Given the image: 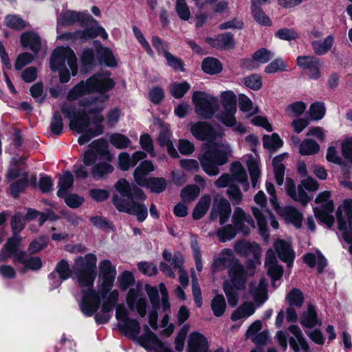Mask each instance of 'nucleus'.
Listing matches in <instances>:
<instances>
[{"instance_id":"f257e3e1","label":"nucleus","mask_w":352,"mask_h":352,"mask_svg":"<svg viewBox=\"0 0 352 352\" xmlns=\"http://www.w3.org/2000/svg\"><path fill=\"white\" fill-rule=\"evenodd\" d=\"M114 86L109 72H103L82 81L72 89L68 94L69 100H79L78 111L64 104L62 112L69 120L72 130L80 134L78 142L83 145L104 131V117L101 112L109 96L104 92Z\"/></svg>"},{"instance_id":"f03ea898","label":"nucleus","mask_w":352,"mask_h":352,"mask_svg":"<svg viewBox=\"0 0 352 352\" xmlns=\"http://www.w3.org/2000/svg\"><path fill=\"white\" fill-rule=\"evenodd\" d=\"M116 274V267L109 260L101 261L99 263L97 291L94 287L89 291L83 290V296L80 297V307L85 315L91 316L100 309L102 316L97 314L95 316L98 323L109 321V313L118 301L120 292L113 289Z\"/></svg>"},{"instance_id":"7ed1b4c3","label":"nucleus","mask_w":352,"mask_h":352,"mask_svg":"<svg viewBox=\"0 0 352 352\" xmlns=\"http://www.w3.org/2000/svg\"><path fill=\"white\" fill-rule=\"evenodd\" d=\"M190 131L197 140H214L204 144V151L199 160L207 175H217L219 173V166L226 164L228 157L231 156L232 150L230 144L225 141H217L214 131L205 122L192 123Z\"/></svg>"},{"instance_id":"20e7f679","label":"nucleus","mask_w":352,"mask_h":352,"mask_svg":"<svg viewBox=\"0 0 352 352\" xmlns=\"http://www.w3.org/2000/svg\"><path fill=\"white\" fill-rule=\"evenodd\" d=\"M129 311L124 304L120 303L116 306V318L120 331L148 351L162 350L164 345L157 336L147 325L141 327L136 319L129 317Z\"/></svg>"},{"instance_id":"39448f33","label":"nucleus","mask_w":352,"mask_h":352,"mask_svg":"<svg viewBox=\"0 0 352 352\" xmlns=\"http://www.w3.org/2000/svg\"><path fill=\"white\" fill-rule=\"evenodd\" d=\"M116 193L113 197V204L120 212L135 215L140 222L144 221L148 215L146 206L140 203L146 199V196L138 187L131 189L129 183L125 179H119L115 184Z\"/></svg>"},{"instance_id":"423d86ee","label":"nucleus","mask_w":352,"mask_h":352,"mask_svg":"<svg viewBox=\"0 0 352 352\" xmlns=\"http://www.w3.org/2000/svg\"><path fill=\"white\" fill-rule=\"evenodd\" d=\"M112 159L108 144L103 139L94 141L83 155V163L85 166L95 164L90 174L96 180L102 179L113 171L114 168L109 163Z\"/></svg>"},{"instance_id":"0eeeda50","label":"nucleus","mask_w":352,"mask_h":352,"mask_svg":"<svg viewBox=\"0 0 352 352\" xmlns=\"http://www.w3.org/2000/svg\"><path fill=\"white\" fill-rule=\"evenodd\" d=\"M50 66L52 71L58 72L61 82H67L78 72L76 56L69 47L56 48L51 55Z\"/></svg>"},{"instance_id":"6e6552de","label":"nucleus","mask_w":352,"mask_h":352,"mask_svg":"<svg viewBox=\"0 0 352 352\" xmlns=\"http://www.w3.org/2000/svg\"><path fill=\"white\" fill-rule=\"evenodd\" d=\"M96 256L91 253L78 256L74 260L72 266L74 277L80 289L81 297L83 290L89 291L94 287L96 278Z\"/></svg>"},{"instance_id":"1a4fd4ad","label":"nucleus","mask_w":352,"mask_h":352,"mask_svg":"<svg viewBox=\"0 0 352 352\" xmlns=\"http://www.w3.org/2000/svg\"><path fill=\"white\" fill-rule=\"evenodd\" d=\"M214 271H220L230 267L229 275L232 283L239 289L242 288L246 281V274L243 266L235 259L232 251L230 249L222 250L219 256L213 263Z\"/></svg>"},{"instance_id":"9d476101","label":"nucleus","mask_w":352,"mask_h":352,"mask_svg":"<svg viewBox=\"0 0 352 352\" xmlns=\"http://www.w3.org/2000/svg\"><path fill=\"white\" fill-rule=\"evenodd\" d=\"M221 109L217 114L216 118L224 125L233 127L235 131L243 133L245 129L243 125L236 122L235 114L236 112V96L232 91H223L221 94Z\"/></svg>"},{"instance_id":"9b49d317","label":"nucleus","mask_w":352,"mask_h":352,"mask_svg":"<svg viewBox=\"0 0 352 352\" xmlns=\"http://www.w3.org/2000/svg\"><path fill=\"white\" fill-rule=\"evenodd\" d=\"M292 336L288 338L285 331H278L275 339L283 350H286L288 343L294 352H309V345L303 336L300 328L297 325H291L288 327Z\"/></svg>"},{"instance_id":"f8f14e48","label":"nucleus","mask_w":352,"mask_h":352,"mask_svg":"<svg viewBox=\"0 0 352 352\" xmlns=\"http://www.w3.org/2000/svg\"><path fill=\"white\" fill-rule=\"evenodd\" d=\"M315 202L318 204L314 209L316 217L328 227H331L334 223L332 214L334 205L333 200L331 199V192L325 190L320 192L316 197Z\"/></svg>"},{"instance_id":"ddd939ff","label":"nucleus","mask_w":352,"mask_h":352,"mask_svg":"<svg viewBox=\"0 0 352 352\" xmlns=\"http://www.w3.org/2000/svg\"><path fill=\"white\" fill-rule=\"evenodd\" d=\"M192 100L195 105V112L204 118H211L219 104L217 98L204 91H195Z\"/></svg>"},{"instance_id":"4468645a","label":"nucleus","mask_w":352,"mask_h":352,"mask_svg":"<svg viewBox=\"0 0 352 352\" xmlns=\"http://www.w3.org/2000/svg\"><path fill=\"white\" fill-rule=\"evenodd\" d=\"M235 252L248 258V267L256 268L261 263L262 251L260 245L253 241H239L234 246Z\"/></svg>"},{"instance_id":"2eb2a0df","label":"nucleus","mask_w":352,"mask_h":352,"mask_svg":"<svg viewBox=\"0 0 352 352\" xmlns=\"http://www.w3.org/2000/svg\"><path fill=\"white\" fill-rule=\"evenodd\" d=\"M318 182L314 179L308 177L301 182L300 184L298 186L297 190H296L293 181L287 180L286 190L289 196L293 199L300 202L303 205H306L309 201V197L304 190V188L309 191H315L318 188Z\"/></svg>"},{"instance_id":"dca6fc26","label":"nucleus","mask_w":352,"mask_h":352,"mask_svg":"<svg viewBox=\"0 0 352 352\" xmlns=\"http://www.w3.org/2000/svg\"><path fill=\"white\" fill-rule=\"evenodd\" d=\"M56 21V31L60 32L64 27L73 25L76 23L81 25L82 23L94 21V19L87 11L65 10L57 16Z\"/></svg>"},{"instance_id":"f3484780","label":"nucleus","mask_w":352,"mask_h":352,"mask_svg":"<svg viewBox=\"0 0 352 352\" xmlns=\"http://www.w3.org/2000/svg\"><path fill=\"white\" fill-rule=\"evenodd\" d=\"M339 229L342 231L345 241H350L348 231H352V199H345L337 210Z\"/></svg>"},{"instance_id":"a211bd4d","label":"nucleus","mask_w":352,"mask_h":352,"mask_svg":"<svg viewBox=\"0 0 352 352\" xmlns=\"http://www.w3.org/2000/svg\"><path fill=\"white\" fill-rule=\"evenodd\" d=\"M126 302L129 309H135L139 316L144 317L146 314V299L141 292V287L130 289L126 294Z\"/></svg>"},{"instance_id":"6ab92c4d","label":"nucleus","mask_w":352,"mask_h":352,"mask_svg":"<svg viewBox=\"0 0 352 352\" xmlns=\"http://www.w3.org/2000/svg\"><path fill=\"white\" fill-rule=\"evenodd\" d=\"M231 214V206L229 201L220 196H216L213 201L210 212L212 220L219 219L220 224L226 223Z\"/></svg>"},{"instance_id":"aec40b11","label":"nucleus","mask_w":352,"mask_h":352,"mask_svg":"<svg viewBox=\"0 0 352 352\" xmlns=\"http://www.w3.org/2000/svg\"><path fill=\"white\" fill-rule=\"evenodd\" d=\"M296 63L298 67L308 70L307 74L311 79L320 78L322 63L319 58L314 56H300L297 57Z\"/></svg>"},{"instance_id":"412c9836","label":"nucleus","mask_w":352,"mask_h":352,"mask_svg":"<svg viewBox=\"0 0 352 352\" xmlns=\"http://www.w3.org/2000/svg\"><path fill=\"white\" fill-rule=\"evenodd\" d=\"M159 289L162 294V307L163 309V311L164 312V316H163L161 322L160 327L163 329L162 333L166 336H170L174 331L175 326L173 323L169 322V316L168 314L170 312V303L168 302V296L166 287L164 283H160L159 285Z\"/></svg>"},{"instance_id":"4be33fe9","label":"nucleus","mask_w":352,"mask_h":352,"mask_svg":"<svg viewBox=\"0 0 352 352\" xmlns=\"http://www.w3.org/2000/svg\"><path fill=\"white\" fill-rule=\"evenodd\" d=\"M232 222L238 232L247 234L254 228L252 217L240 207H236L232 217Z\"/></svg>"},{"instance_id":"5701e85b","label":"nucleus","mask_w":352,"mask_h":352,"mask_svg":"<svg viewBox=\"0 0 352 352\" xmlns=\"http://www.w3.org/2000/svg\"><path fill=\"white\" fill-rule=\"evenodd\" d=\"M252 212L254 217L257 220V224L259 228V232L261 235L265 239L267 240L269 238V234L266 228L267 219L268 218L270 221L271 226L274 228H278V223L276 219L272 216V213L269 210H265L264 213L261 212L260 209L253 207Z\"/></svg>"},{"instance_id":"b1692460","label":"nucleus","mask_w":352,"mask_h":352,"mask_svg":"<svg viewBox=\"0 0 352 352\" xmlns=\"http://www.w3.org/2000/svg\"><path fill=\"white\" fill-rule=\"evenodd\" d=\"M163 258L166 261L171 263L174 268L177 269L179 272V280L183 287H187L188 285L189 279L187 272L184 270L182 265L184 263V258L179 252L175 253L173 256L171 252L165 250L162 254Z\"/></svg>"},{"instance_id":"393cba45","label":"nucleus","mask_w":352,"mask_h":352,"mask_svg":"<svg viewBox=\"0 0 352 352\" xmlns=\"http://www.w3.org/2000/svg\"><path fill=\"white\" fill-rule=\"evenodd\" d=\"M273 57L274 54L271 51L261 48L254 53L252 58L244 60L242 65L247 70H254L269 62Z\"/></svg>"},{"instance_id":"a878e982","label":"nucleus","mask_w":352,"mask_h":352,"mask_svg":"<svg viewBox=\"0 0 352 352\" xmlns=\"http://www.w3.org/2000/svg\"><path fill=\"white\" fill-rule=\"evenodd\" d=\"M82 26L91 25L85 30L78 31L79 40L87 41L95 38L98 36H100L102 39L108 38V34L105 30L99 25L98 22L94 19V21H89L87 23H82Z\"/></svg>"},{"instance_id":"bb28decb","label":"nucleus","mask_w":352,"mask_h":352,"mask_svg":"<svg viewBox=\"0 0 352 352\" xmlns=\"http://www.w3.org/2000/svg\"><path fill=\"white\" fill-rule=\"evenodd\" d=\"M208 341L206 336L198 331L190 333L187 342V352H208Z\"/></svg>"},{"instance_id":"cd10ccee","label":"nucleus","mask_w":352,"mask_h":352,"mask_svg":"<svg viewBox=\"0 0 352 352\" xmlns=\"http://www.w3.org/2000/svg\"><path fill=\"white\" fill-rule=\"evenodd\" d=\"M146 155L142 151H136L131 157L129 153L122 152L118 155V167L122 170H127L130 167L135 166L137 163L144 159Z\"/></svg>"},{"instance_id":"c85d7f7f","label":"nucleus","mask_w":352,"mask_h":352,"mask_svg":"<svg viewBox=\"0 0 352 352\" xmlns=\"http://www.w3.org/2000/svg\"><path fill=\"white\" fill-rule=\"evenodd\" d=\"M155 167L151 161L144 160L135 169L133 173L134 180L139 186H144L147 184L146 175L154 171Z\"/></svg>"},{"instance_id":"c756f323","label":"nucleus","mask_w":352,"mask_h":352,"mask_svg":"<svg viewBox=\"0 0 352 352\" xmlns=\"http://www.w3.org/2000/svg\"><path fill=\"white\" fill-rule=\"evenodd\" d=\"M275 210L282 216L285 221L292 223L296 228H299L301 227L302 214L295 208L288 206L283 209L278 206V209Z\"/></svg>"},{"instance_id":"7c9ffc66","label":"nucleus","mask_w":352,"mask_h":352,"mask_svg":"<svg viewBox=\"0 0 352 352\" xmlns=\"http://www.w3.org/2000/svg\"><path fill=\"white\" fill-rule=\"evenodd\" d=\"M279 258L290 266L294 259V252L291 248L290 243L284 240H277L274 244Z\"/></svg>"},{"instance_id":"2f4dec72","label":"nucleus","mask_w":352,"mask_h":352,"mask_svg":"<svg viewBox=\"0 0 352 352\" xmlns=\"http://www.w3.org/2000/svg\"><path fill=\"white\" fill-rule=\"evenodd\" d=\"M265 264L268 268V274L272 280H278L282 276L283 270L280 265L276 263V257L272 249L268 250L266 253Z\"/></svg>"},{"instance_id":"473e14b6","label":"nucleus","mask_w":352,"mask_h":352,"mask_svg":"<svg viewBox=\"0 0 352 352\" xmlns=\"http://www.w3.org/2000/svg\"><path fill=\"white\" fill-rule=\"evenodd\" d=\"M20 41L23 47H28L34 53H37L41 49V38L39 36L34 32H27L22 34Z\"/></svg>"},{"instance_id":"72a5a7b5","label":"nucleus","mask_w":352,"mask_h":352,"mask_svg":"<svg viewBox=\"0 0 352 352\" xmlns=\"http://www.w3.org/2000/svg\"><path fill=\"white\" fill-rule=\"evenodd\" d=\"M21 239L17 235L8 240L4 247L0 251V262L10 258L14 254L18 251L20 248Z\"/></svg>"},{"instance_id":"f704fd0d","label":"nucleus","mask_w":352,"mask_h":352,"mask_svg":"<svg viewBox=\"0 0 352 352\" xmlns=\"http://www.w3.org/2000/svg\"><path fill=\"white\" fill-rule=\"evenodd\" d=\"M250 292L256 302L263 303L268 298L266 280L262 278L258 284L251 283Z\"/></svg>"},{"instance_id":"c9c22d12","label":"nucleus","mask_w":352,"mask_h":352,"mask_svg":"<svg viewBox=\"0 0 352 352\" xmlns=\"http://www.w3.org/2000/svg\"><path fill=\"white\" fill-rule=\"evenodd\" d=\"M232 177L233 180L241 183L244 190L249 187L248 175L243 166L239 162L233 163L231 166Z\"/></svg>"},{"instance_id":"e433bc0d","label":"nucleus","mask_w":352,"mask_h":352,"mask_svg":"<svg viewBox=\"0 0 352 352\" xmlns=\"http://www.w3.org/2000/svg\"><path fill=\"white\" fill-rule=\"evenodd\" d=\"M304 261L311 267L317 265L318 270L320 272L327 265V260L318 250L305 254L304 256Z\"/></svg>"},{"instance_id":"4c0bfd02","label":"nucleus","mask_w":352,"mask_h":352,"mask_svg":"<svg viewBox=\"0 0 352 352\" xmlns=\"http://www.w3.org/2000/svg\"><path fill=\"white\" fill-rule=\"evenodd\" d=\"M206 41L215 47L230 48L234 46L233 38L230 33L221 34L214 38H208Z\"/></svg>"},{"instance_id":"58836bf2","label":"nucleus","mask_w":352,"mask_h":352,"mask_svg":"<svg viewBox=\"0 0 352 352\" xmlns=\"http://www.w3.org/2000/svg\"><path fill=\"white\" fill-rule=\"evenodd\" d=\"M287 156L288 154L287 153H283L279 155L276 156L273 159L274 176L276 183L279 186H281L283 184L285 167L283 164V162L287 158Z\"/></svg>"},{"instance_id":"ea45409f","label":"nucleus","mask_w":352,"mask_h":352,"mask_svg":"<svg viewBox=\"0 0 352 352\" xmlns=\"http://www.w3.org/2000/svg\"><path fill=\"white\" fill-rule=\"evenodd\" d=\"M210 203L211 197L209 195L205 194L202 195L193 210V219H199L202 218L207 213Z\"/></svg>"},{"instance_id":"a19ab883","label":"nucleus","mask_w":352,"mask_h":352,"mask_svg":"<svg viewBox=\"0 0 352 352\" xmlns=\"http://www.w3.org/2000/svg\"><path fill=\"white\" fill-rule=\"evenodd\" d=\"M56 272L58 274L60 280H56L53 284V287L56 288L59 287L62 281L68 279L72 276V271L69 267L68 262L65 260H61L56 265Z\"/></svg>"},{"instance_id":"79ce46f5","label":"nucleus","mask_w":352,"mask_h":352,"mask_svg":"<svg viewBox=\"0 0 352 352\" xmlns=\"http://www.w3.org/2000/svg\"><path fill=\"white\" fill-rule=\"evenodd\" d=\"M245 282L242 288H237L232 282V279L230 281H226L223 285L224 292L227 296L228 303L230 306L234 307L239 302V295L237 293L238 290L243 289L245 287Z\"/></svg>"},{"instance_id":"37998d69","label":"nucleus","mask_w":352,"mask_h":352,"mask_svg":"<svg viewBox=\"0 0 352 352\" xmlns=\"http://www.w3.org/2000/svg\"><path fill=\"white\" fill-rule=\"evenodd\" d=\"M73 175L69 172H65L60 177L58 182V190L57 195L58 197H65L73 186Z\"/></svg>"},{"instance_id":"c03bdc74","label":"nucleus","mask_w":352,"mask_h":352,"mask_svg":"<svg viewBox=\"0 0 352 352\" xmlns=\"http://www.w3.org/2000/svg\"><path fill=\"white\" fill-rule=\"evenodd\" d=\"M170 133L167 127H165L161 132L159 135L158 140L162 146H164L167 148V151L169 155L173 157H176L178 156V153L177 150L173 146V142L170 140Z\"/></svg>"},{"instance_id":"a18cd8bd","label":"nucleus","mask_w":352,"mask_h":352,"mask_svg":"<svg viewBox=\"0 0 352 352\" xmlns=\"http://www.w3.org/2000/svg\"><path fill=\"white\" fill-rule=\"evenodd\" d=\"M255 311L254 307L251 302H245L236 309L231 316V319L236 321L245 319L252 316Z\"/></svg>"},{"instance_id":"49530a36","label":"nucleus","mask_w":352,"mask_h":352,"mask_svg":"<svg viewBox=\"0 0 352 352\" xmlns=\"http://www.w3.org/2000/svg\"><path fill=\"white\" fill-rule=\"evenodd\" d=\"M320 148V145L315 140L307 138L300 143L299 153L302 155H312L318 153Z\"/></svg>"},{"instance_id":"de8ad7c7","label":"nucleus","mask_w":352,"mask_h":352,"mask_svg":"<svg viewBox=\"0 0 352 352\" xmlns=\"http://www.w3.org/2000/svg\"><path fill=\"white\" fill-rule=\"evenodd\" d=\"M223 69L221 63L214 58L208 57L202 62V69L210 74H216L221 72Z\"/></svg>"},{"instance_id":"09e8293b","label":"nucleus","mask_w":352,"mask_h":352,"mask_svg":"<svg viewBox=\"0 0 352 352\" xmlns=\"http://www.w3.org/2000/svg\"><path fill=\"white\" fill-rule=\"evenodd\" d=\"M98 54L100 57L101 61L107 66L111 67H117L118 60L110 49L105 47H100L98 50Z\"/></svg>"},{"instance_id":"8fccbe9b","label":"nucleus","mask_w":352,"mask_h":352,"mask_svg":"<svg viewBox=\"0 0 352 352\" xmlns=\"http://www.w3.org/2000/svg\"><path fill=\"white\" fill-rule=\"evenodd\" d=\"M333 43V38L331 36H327L323 41H313L311 43L314 52L318 55H323L331 48Z\"/></svg>"},{"instance_id":"3c124183","label":"nucleus","mask_w":352,"mask_h":352,"mask_svg":"<svg viewBox=\"0 0 352 352\" xmlns=\"http://www.w3.org/2000/svg\"><path fill=\"white\" fill-rule=\"evenodd\" d=\"M300 323L307 328L314 327L318 324L317 314L313 306H309L307 311L301 316Z\"/></svg>"},{"instance_id":"603ef678","label":"nucleus","mask_w":352,"mask_h":352,"mask_svg":"<svg viewBox=\"0 0 352 352\" xmlns=\"http://www.w3.org/2000/svg\"><path fill=\"white\" fill-rule=\"evenodd\" d=\"M247 166L250 174L252 186L255 187L261 173L258 160L250 156L247 160Z\"/></svg>"},{"instance_id":"864d4df0","label":"nucleus","mask_w":352,"mask_h":352,"mask_svg":"<svg viewBox=\"0 0 352 352\" xmlns=\"http://www.w3.org/2000/svg\"><path fill=\"white\" fill-rule=\"evenodd\" d=\"M200 188L195 185H188L181 191V198L185 203L192 202L199 195Z\"/></svg>"},{"instance_id":"5fc2aeb1","label":"nucleus","mask_w":352,"mask_h":352,"mask_svg":"<svg viewBox=\"0 0 352 352\" xmlns=\"http://www.w3.org/2000/svg\"><path fill=\"white\" fill-rule=\"evenodd\" d=\"M241 111L247 113L248 116H253L258 112V107L254 105L252 101L246 96H243L239 100Z\"/></svg>"},{"instance_id":"6e6d98bb","label":"nucleus","mask_w":352,"mask_h":352,"mask_svg":"<svg viewBox=\"0 0 352 352\" xmlns=\"http://www.w3.org/2000/svg\"><path fill=\"white\" fill-rule=\"evenodd\" d=\"M242 82L248 88L254 91H258L263 86L262 77L257 74L244 77Z\"/></svg>"},{"instance_id":"4d7b16f0","label":"nucleus","mask_w":352,"mask_h":352,"mask_svg":"<svg viewBox=\"0 0 352 352\" xmlns=\"http://www.w3.org/2000/svg\"><path fill=\"white\" fill-rule=\"evenodd\" d=\"M263 146L270 150H276L283 146V142L277 133L265 135L263 138Z\"/></svg>"},{"instance_id":"13d9d810","label":"nucleus","mask_w":352,"mask_h":352,"mask_svg":"<svg viewBox=\"0 0 352 352\" xmlns=\"http://www.w3.org/2000/svg\"><path fill=\"white\" fill-rule=\"evenodd\" d=\"M307 109V104L302 101H297L289 104L285 109L286 115L290 118L301 116Z\"/></svg>"},{"instance_id":"bf43d9fd","label":"nucleus","mask_w":352,"mask_h":352,"mask_svg":"<svg viewBox=\"0 0 352 352\" xmlns=\"http://www.w3.org/2000/svg\"><path fill=\"white\" fill-rule=\"evenodd\" d=\"M190 85L186 82H173L170 87V92L175 98H181L190 89Z\"/></svg>"},{"instance_id":"052dcab7","label":"nucleus","mask_w":352,"mask_h":352,"mask_svg":"<svg viewBox=\"0 0 352 352\" xmlns=\"http://www.w3.org/2000/svg\"><path fill=\"white\" fill-rule=\"evenodd\" d=\"M211 308L215 316L219 317L223 314L226 303L223 295L218 294L214 297L211 302Z\"/></svg>"},{"instance_id":"680f3d73","label":"nucleus","mask_w":352,"mask_h":352,"mask_svg":"<svg viewBox=\"0 0 352 352\" xmlns=\"http://www.w3.org/2000/svg\"><path fill=\"white\" fill-rule=\"evenodd\" d=\"M237 232H238L232 225L228 224L221 227L217 231V236L220 241L226 242L234 239Z\"/></svg>"},{"instance_id":"e2e57ef3","label":"nucleus","mask_w":352,"mask_h":352,"mask_svg":"<svg viewBox=\"0 0 352 352\" xmlns=\"http://www.w3.org/2000/svg\"><path fill=\"white\" fill-rule=\"evenodd\" d=\"M109 142L113 146L119 149L127 148L131 143L129 138L118 133H113L109 136Z\"/></svg>"},{"instance_id":"0e129e2a","label":"nucleus","mask_w":352,"mask_h":352,"mask_svg":"<svg viewBox=\"0 0 352 352\" xmlns=\"http://www.w3.org/2000/svg\"><path fill=\"white\" fill-rule=\"evenodd\" d=\"M340 149L344 162L352 164V137H347L342 140Z\"/></svg>"},{"instance_id":"69168bd1","label":"nucleus","mask_w":352,"mask_h":352,"mask_svg":"<svg viewBox=\"0 0 352 352\" xmlns=\"http://www.w3.org/2000/svg\"><path fill=\"white\" fill-rule=\"evenodd\" d=\"M143 186L149 188L153 192L159 193L165 190L166 182L164 178H149L147 179L146 185Z\"/></svg>"},{"instance_id":"338daca9","label":"nucleus","mask_w":352,"mask_h":352,"mask_svg":"<svg viewBox=\"0 0 352 352\" xmlns=\"http://www.w3.org/2000/svg\"><path fill=\"white\" fill-rule=\"evenodd\" d=\"M166 60V64L175 71L184 72V67L182 60L172 54L169 52H166L164 55Z\"/></svg>"},{"instance_id":"774afa93","label":"nucleus","mask_w":352,"mask_h":352,"mask_svg":"<svg viewBox=\"0 0 352 352\" xmlns=\"http://www.w3.org/2000/svg\"><path fill=\"white\" fill-rule=\"evenodd\" d=\"M309 115L312 120H318L322 119L326 112L325 107L322 102H315L309 107Z\"/></svg>"}]
</instances>
